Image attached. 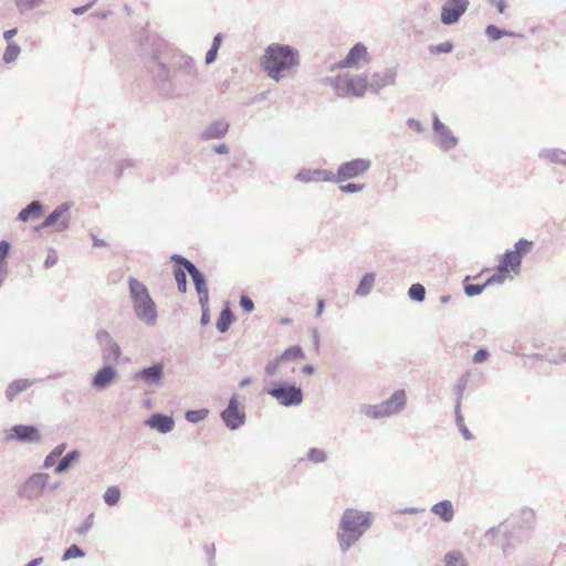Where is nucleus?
Here are the masks:
<instances>
[{
    "label": "nucleus",
    "mask_w": 566,
    "mask_h": 566,
    "mask_svg": "<svg viewBox=\"0 0 566 566\" xmlns=\"http://www.w3.org/2000/svg\"><path fill=\"white\" fill-rule=\"evenodd\" d=\"M298 51L291 45L282 43H272L268 45L261 57V66L263 71L275 82H280L286 73L298 66Z\"/></svg>",
    "instance_id": "1"
},
{
    "label": "nucleus",
    "mask_w": 566,
    "mask_h": 566,
    "mask_svg": "<svg viewBox=\"0 0 566 566\" xmlns=\"http://www.w3.org/2000/svg\"><path fill=\"white\" fill-rule=\"evenodd\" d=\"M374 513L345 509L336 533L339 548L346 553L371 527Z\"/></svg>",
    "instance_id": "2"
},
{
    "label": "nucleus",
    "mask_w": 566,
    "mask_h": 566,
    "mask_svg": "<svg viewBox=\"0 0 566 566\" xmlns=\"http://www.w3.org/2000/svg\"><path fill=\"white\" fill-rule=\"evenodd\" d=\"M175 66L171 82L163 88V94L166 96L180 95L195 85L198 76L195 60L190 56L181 55Z\"/></svg>",
    "instance_id": "3"
},
{
    "label": "nucleus",
    "mask_w": 566,
    "mask_h": 566,
    "mask_svg": "<svg viewBox=\"0 0 566 566\" xmlns=\"http://www.w3.org/2000/svg\"><path fill=\"white\" fill-rule=\"evenodd\" d=\"M128 286L136 316L145 324L154 325L157 319V310L146 285L134 277H129Z\"/></svg>",
    "instance_id": "4"
},
{
    "label": "nucleus",
    "mask_w": 566,
    "mask_h": 566,
    "mask_svg": "<svg viewBox=\"0 0 566 566\" xmlns=\"http://www.w3.org/2000/svg\"><path fill=\"white\" fill-rule=\"evenodd\" d=\"M264 392L284 407H295L303 402L302 388L293 384L274 382L271 388L264 389Z\"/></svg>",
    "instance_id": "5"
},
{
    "label": "nucleus",
    "mask_w": 566,
    "mask_h": 566,
    "mask_svg": "<svg viewBox=\"0 0 566 566\" xmlns=\"http://www.w3.org/2000/svg\"><path fill=\"white\" fill-rule=\"evenodd\" d=\"M371 167V160L367 158H355L342 163L337 171L332 172V182L343 184L347 180L363 177Z\"/></svg>",
    "instance_id": "6"
},
{
    "label": "nucleus",
    "mask_w": 566,
    "mask_h": 566,
    "mask_svg": "<svg viewBox=\"0 0 566 566\" xmlns=\"http://www.w3.org/2000/svg\"><path fill=\"white\" fill-rule=\"evenodd\" d=\"M95 336L101 347V357L103 363L112 364L113 366L119 364L123 355L122 348L119 344L114 340L112 335L106 329H99Z\"/></svg>",
    "instance_id": "7"
},
{
    "label": "nucleus",
    "mask_w": 566,
    "mask_h": 566,
    "mask_svg": "<svg viewBox=\"0 0 566 566\" xmlns=\"http://www.w3.org/2000/svg\"><path fill=\"white\" fill-rule=\"evenodd\" d=\"M48 473L32 474L19 489L18 496L25 500H35L41 496L49 482Z\"/></svg>",
    "instance_id": "8"
},
{
    "label": "nucleus",
    "mask_w": 566,
    "mask_h": 566,
    "mask_svg": "<svg viewBox=\"0 0 566 566\" xmlns=\"http://www.w3.org/2000/svg\"><path fill=\"white\" fill-rule=\"evenodd\" d=\"M71 209L70 202H63L57 206L51 213L46 216L44 221L38 227V229H44L55 226L57 232H63L69 229L71 218L67 214Z\"/></svg>",
    "instance_id": "9"
},
{
    "label": "nucleus",
    "mask_w": 566,
    "mask_h": 566,
    "mask_svg": "<svg viewBox=\"0 0 566 566\" xmlns=\"http://www.w3.org/2000/svg\"><path fill=\"white\" fill-rule=\"evenodd\" d=\"M164 364L155 363L134 373L133 378L146 387H159L164 381Z\"/></svg>",
    "instance_id": "10"
},
{
    "label": "nucleus",
    "mask_w": 566,
    "mask_h": 566,
    "mask_svg": "<svg viewBox=\"0 0 566 566\" xmlns=\"http://www.w3.org/2000/svg\"><path fill=\"white\" fill-rule=\"evenodd\" d=\"M469 0H446L441 7V22L444 25L457 23L469 8Z\"/></svg>",
    "instance_id": "11"
},
{
    "label": "nucleus",
    "mask_w": 566,
    "mask_h": 566,
    "mask_svg": "<svg viewBox=\"0 0 566 566\" xmlns=\"http://www.w3.org/2000/svg\"><path fill=\"white\" fill-rule=\"evenodd\" d=\"M170 260L176 265H182L187 273L191 276L196 292L208 290L203 273L188 259L180 254H172Z\"/></svg>",
    "instance_id": "12"
},
{
    "label": "nucleus",
    "mask_w": 566,
    "mask_h": 566,
    "mask_svg": "<svg viewBox=\"0 0 566 566\" xmlns=\"http://www.w3.org/2000/svg\"><path fill=\"white\" fill-rule=\"evenodd\" d=\"M221 419L230 430L239 429L245 421V413L239 410L237 396H232L224 410L221 412Z\"/></svg>",
    "instance_id": "13"
},
{
    "label": "nucleus",
    "mask_w": 566,
    "mask_h": 566,
    "mask_svg": "<svg viewBox=\"0 0 566 566\" xmlns=\"http://www.w3.org/2000/svg\"><path fill=\"white\" fill-rule=\"evenodd\" d=\"M7 439L22 443H39L41 441V434L38 428L32 424H14L7 436Z\"/></svg>",
    "instance_id": "14"
},
{
    "label": "nucleus",
    "mask_w": 566,
    "mask_h": 566,
    "mask_svg": "<svg viewBox=\"0 0 566 566\" xmlns=\"http://www.w3.org/2000/svg\"><path fill=\"white\" fill-rule=\"evenodd\" d=\"M117 369L112 364H104L93 376L91 386L98 390H105L117 378Z\"/></svg>",
    "instance_id": "15"
},
{
    "label": "nucleus",
    "mask_w": 566,
    "mask_h": 566,
    "mask_svg": "<svg viewBox=\"0 0 566 566\" xmlns=\"http://www.w3.org/2000/svg\"><path fill=\"white\" fill-rule=\"evenodd\" d=\"M396 77V67L385 69L381 72L373 74V76L368 80V87L373 93L378 94L384 87L395 85Z\"/></svg>",
    "instance_id": "16"
},
{
    "label": "nucleus",
    "mask_w": 566,
    "mask_h": 566,
    "mask_svg": "<svg viewBox=\"0 0 566 566\" xmlns=\"http://www.w3.org/2000/svg\"><path fill=\"white\" fill-rule=\"evenodd\" d=\"M387 417L401 412L407 405V395L403 389H398L391 396L380 402Z\"/></svg>",
    "instance_id": "17"
},
{
    "label": "nucleus",
    "mask_w": 566,
    "mask_h": 566,
    "mask_svg": "<svg viewBox=\"0 0 566 566\" xmlns=\"http://www.w3.org/2000/svg\"><path fill=\"white\" fill-rule=\"evenodd\" d=\"M146 424L160 433H168L174 430L175 421L171 416L156 412L146 420Z\"/></svg>",
    "instance_id": "18"
},
{
    "label": "nucleus",
    "mask_w": 566,
    "mask_h": 566,
    "mask_svg": "<svg viewBox=\"0 0 566 566\" xmlns=\"http://www.w3.org/2000/svg\"><path fill=\"white\" fill-rule=\"evenodd\" d=\"M295 179L301 182H332V171L327 169H302L297 172Z\"/></svg>",
    "instance_id": "19"
},
{
    "label": "nucleus",
    "mask_w": 566,
    "mask_h": 566,
    "mask_svg": "<svg viewBox=\"0 0 566 566\" xmlns=\"http://www.w3.org/2000/svg\"><path fill=\"white\" fill-rule=\"evenodd\" d=\"M230 127V124L224 119H218L208 125V127L201 133L200 137L203 140L220 139L226 136Z\"/></svg>",
    "instance_id": "20"
},
{
    "label": "nucleus",
    "mask_w": 566,
    "mask_h": 566,
    "mask_svg": "<svg viewBox=\"0 0 566 566\" xmlns=\"http://www.w3.org/2000/svg\"><path fill=\"white\" fill-rule=\"evenodd\" d=\"M344 83L347 92L354 96L361 97L368 87V77L366 75L345 76Z\"/></svg>",
    "instance_id": "21"
},
{
    "label": "nucleus",
    "mask_w": 566,
    "mask_h": 566,
    "mask_svg": "<svg viewBox=\"0 0 566 566\" xmlns=\"http://www.w3.org/2000/svg\"><path fill=\"white\" fill-rule=\"evenodd\" d=\"M366 56L367 48L363 43H357L349 50L346 57L339 62V67H356Z\"/></svg>",
    "instance_id": "22"
},
{
    "label": "nucleus",
    "mask_w": 566,
    "mask_h": 566,
    "mask_svg": "<svg viewBox=\"0 0 566 566\" xmlns=\"http://www.w3.org/2000/svg\"><path fill=\"white\" fill-rule=\"evenodd\" d=\"M150 73L155 77V80L160 84V91L163 92L164 87H167L169 82H171V75L169 70L165 64L154 60L150 67Z\"/></svg>",
    "instance_id": "23"
},
{
    "label": "nucleus",
    "mask_w": 566,
    "mask_h": 566,
    "mask_svg": "<svg viewBox=\"0 0 566 566\" xmlns=\"http://www.w3.org/2000/svg\"><path fill=\"white\" fill-rule=\"evenodd\" d=\"M538 157L549 164L566 166V150L560 148H543Z\"/></svg>",
    "instance_id": "24"
},
{
    "label": "nucleus",
    "mask_w": 566,
    "mask_h": 566,
    "mask_svg": "<svg viewBox=\"0 0 566 566\" xmlns=\"http://www.w3.org/2000/svg\"><path fill=\"white\" fill-rule=\"evenodd\" d=\"M522 260L514 254L511 250L505 251V253L501 256L499 266L501 270H506L507 272H514L518 274L521 271Z\"/></svg>",
    "instance_id": "25"
},
{
    "label": "nucleus",
    "mask_w": 566,
    "mask_h": 566,
    "mask_svg": "<svg viewBox=\"0 0 566 566\" xmlns=\"http://www.w3.org/2000/svg\"><path fill=\"white\" fill-rule=\"evenodd\" d=\"M43 208L44 207L41 201L33 200L18 213V220L27 222L30 219H36L43 213Z\"/></svg>",
    "instance_id": "26"
},
{
    "label": "nucleus",
    "mask_w": 566,
    "mask_h": 566,
    "mask_svg": "<svg viewBox=\"0 0 566 566\" xmlns=\"http://www.w3.org/2000/svg\"><path fill=\"white\" fill-rule=\"evenodd\" d=\"M431 512L446 523H450L454 517L453 505L449 500H443L432 505Z\"/></svg>",
    "instance_id": "27"
},
{
    "label": "nucleus",
    "mask_w": 566,
    "mask_h": 566,
    "mask_svg": "<svg viewBox=\"0 0 566 566\" xmlns=\"http://www.w3.org/2000/svg\"><path fill=\"white\" fill-rule=\"evenodd\" d=\"M35 381L29 379H18L9 384L6 389V398L12 401L20 392L30 388Z\"/></svg>",
    "instance_id": "28"
},
{
    "label": "nucleus",
    "mask_w": 566,
    "mask_h": 566,
    "mask_svg": "<svg viewBox=\"0 0 566 566\" xmlns=\"http://www.w3.org/2000/svg\"><path fill=\"white\" fill-rule=\"evenodd\" d=\"M437 135L439 137L438 146L444 151L451 150L458 145V138L453 135L449 127H446Z\"/></svg>",
    "instance_id": "29"
},
{
    "label": "nucleus",
    "mask_w": 566,
    "mask_h": 566,
    "mask_svg": "<svg viewBox=\"0 0 566 566\" xmlns=\"http://www.w3.org/2000/svg\"><path fill=\"white\" fill-rule=\"evenodd\" d=\"M358 411L360 415H363L367 418H370V419L388 418L386 416V412L382 409L381 403H376V405L361 403L358 407Z\"/></svg>",
    "instance_id": "30"
},
{
    "label": "nucleus",
    "mask_w": 566,
    "mask_h": 566,
    "mask_svg": "<svg viewBox=\"0 0 566 566\" xmlns=\"http://www.w3.org/2000/svg\"><path fill=\"white\" fill-rule=\"evenodd\" d=\"M81 453L80 451L77 450H72L70 452H67L61 460L60 462L57 463V465L55 467L54 469V472L56 474H61V473H64L65 471H67L71 465L78 460Z\"/></svg>",
    "instance_id": "31"
},
{
    "label": "nucleus",
    "mask_w": 566,
    "mask_h": 566,
    "mask_svg": "<svg viewBox=\"0 0 566 566\" xmlns=\"http://www.w3.org/2000/svg\"><path fill=\"white\" fill-rule=\"evenodd\" d=\"M234 319L233 313L231 312L230 307L226 306L217 321V328L220 333H226L229 331L232 322Z\"/></svg>",
    "instance_id": "32"
},
{
    "label": "nucleus",
    "mask_w": 566,
    "mask_h": 566,
    "mask_svg": "<svg viewBox=\"0 0 566 566\" xmlns=\"http://www.w3.org/2000/svg\"><path fill=\"white\" fill-rule=\"evenodd\" d=\"M375 283V274L374 273H366L363 275L355 294L358 296H367L374 286Z\"/></svg>",
    "instance_id": "33"
},
{
    "label": "nucleus",
    "mask_w": 566,
    "mask_h": 566,
    "mask_svg": "<svg viewBox=\"0 0 566 566\" xmlns=\"http://www.w3.org/2000/svg\"><path fill=\"white\" fill-rule=\"evenodd\" d=\"M304 357H305V355H304L302 347L298 345H293V346H290L289 348H286L282 353V355L280 356V359L282 361H287V360L303 359Z\"/></svg>",
    "instance_id": "34"
},
{
    "label": "nucleus",
    "mask_w": 566,
    "mask_h": 566,
    "mask_svg": "<svg viewBox=\"0 0 566 566\" xmlns=\"http://www.w3.org/2000/svg\"><path fill=\"white\" fill-rule=\"evenodd\" d=\"M485 34L492 41H497L503 36H515V33L512 31L503 30L494 24H489L485 28Z\"/></svg>",
    "instance_id": "35"
},
{
    "label": "nucleus",
    "mask_w": 566,
    "mask_h": 566,
    "mask_svg": "<svg viewBox=\"0 0 566 566\" xmlns=\"http://www.w3.org/2000/svg\"><path fill=\"white\" fill-rule=\"evenodd\" d=\"M454 415H455V423H457L460 432L462 433L463 438L468 441L472 440L473 434L470 432V430L464 424V418L461 413L459 402L455 403V406H454Z\"/></svg>",
    "instance_id": "36"
},
{
    "label": "nucleus",
    "mask_w": 566,
    "mask_h": 566,
    "mask_svg": "<svg viewBox=\"0 0 566 566\" xmlns=\"http://www.w3.org/2000/svg\"><path fill=\"white\" fill-rule=\"evenodd\" d=\"M186 270L182 268V265H176L174 269V276L177 282V287L180 293L187 292V275Z\"/></svg>",
    "instance_id": "37"
},
{
    "label": "nucleus",
    "mask_w": 566,
    "mask_h": 566,
    "mask_svg": "<svg viewBox=\"0 0 566 566\" xmlns=\"http://www.w3.org/2000/svg\"><path fill=\"white\" fill-rule=\"evenodd\" d=\"M533 245V241H530L527 239H520L514 244V250L511 251L522 260L524 255L528 254L532 251Z\"/></svg>",
    "instance_id": "38"
},
{
    "label": "nucleus",
    "mask_w": 566,
    "mask_h": 566,
    "mask_svg": "<svg viewBox=\"0 0 566 566\" xmlns=\"http://www.w3.org/2000/svg\"><path fill=\"white\" fill-rule=\"evenodd\" d=\"M221 43H222V34L218 33L214 35V38L212 40L211 48L209 49V51L206 54V64H211L216 61L218 51L221 46Z\"/></svg>",
    "instance_id": "39"
},
{
    "label": "nucleus",
    "mask_w": 566,
    "mask_h": 566,
    "mask_svg": "<svg viewBox=\"0 0 566 566\" xmlns=\"http://www.w3.org/2000/svg\"><path fill=\"white\" fill-rule=\"evenodd\" d=\"M120 499V490L118 486H109L103 494V500L108 506H114Z\"/></svg>",
    "instance_id": "40"
},
{
    "label": "nucleus",
    "mask_w": 566,
    "mask_h": 566,
    "mask_svg": "<svg viewBox=\"0 0 566 566\" xmlns=\"http://www.w3.org/2000/svg\"><path fill=\"white\" fill-rule=\"evenodd\" d=\"M20 52L21 49L19 44H17L15 42H9L2 56L4 63L9 64L15 61Z\"/></svg>",
    "instance_id": "41"
},
{
    "label": "nucleus",
    "mask_w": 566,
    "mask_h": 566,
    "mask_svg": "<svg viewBox=\"0 0 566 566\" xmlns=\"http://www.w3.org/2000/svg\"><path fill=\"white\" fill-rule=\"evenodd\" d=\"M408 296L416 302H422L426 297V289L420 283L412 284L408 290Z\"/></svg>",
    "instance_id": "42"
},
{
    "label": "nucleus",
    "mask_w": 566,
    "mask_h": 566,
    "mask_svg": "<svg viewBox=\"0 0 566 566\" xmlns=\"http://www.w3.org/2000/svg\"><path fill=\"white\" fill-rule=\"evenodd\" d=\"M444 563L447 566H465L463 555L457 551L447 553L444 556Z\"/></svg>",
    "instance_id": "43"
},
{
    "label": "nucleus",
    "mask_w": 566,
    "mask_h": 566,
    "mask_svg": "<svg viewBox=\"0 0 566 566\" xmlns=\"http://www.w3.org/2000/svg\"><path fill=\"white\" fill-rule=\"evenodd\" d=\"M84 556L85 552L78 545L72 544L64 551L62 555V560L65 562L72 558H82Z\"/></svg>",
    "instance_id": "44"
},
{
    "label": "nucleus",
    "mask_w": 566,
    "mask_h": 566,
    "mask_svg": "<svg viewBox=\"0 0 566 566\" xmlns=\"http://www.w3.org/2000/svg\"><path fill=\"white\" fill-rule=\"evenodd\" d=\"M209 410L206 408L197 410H188L185 415L186 419L191 423H198L208 416Z\"/></svg>",
    "instance_id": "45"
},
{
    "label": "nucleus",
    "mask_w": 566,
    "mask_h": 566,
    "mask_svg": "<svg viewBox=\"0 0 566 566\" xmlns=\"http://www.w3.org/2000/svg\"><path fill=\"white\" fill-rule=\"evenodd\" d=\"M43 0H15V6L20 13L33 10L41 6Z\"/></svg>",
    "instance_id": "46"
},
{
    "label": "nucleus",
    "mask_w": 566,
    "mask_h": 566,
    "mask_svg": "<svg viewBox=\"0 0 566 566\" xmlns=\"http://www.w3.org/2000/svg\"><path fill=\"white\" fill-rule=\"evenodd\" d=\"M509 273L506 270H501V266L497 265L496 271L494 274H492L486 281V285H493V284H502L506 277L509 276Z\"/></svg>",
    "instance_id": "47"
},
{
    "label": "nucleus",
    "mask_w": 566,
    "mask_h": 566,
    "mask_svg": "<svg viewBox=\"0 0 566 566\" xmlns=\"http://www.w3.org/2000/svg\"><path fill=\"white\" fill-rule=\"evenodd\" d=\"M326 458V453L322 449L311 448L307 452V459L313 463H323Z\"/></svg>",
    "instance_id": "48"
},
{
    "label": "nucleus",
    "mask_w": 566,
    "mask_h": 566,
    "mask_svg": "<svg viewBox=\"0 0 566 566\" xmlns=\"http://www.w3.org/2000/svg\"><path fill=\"white\" fill-rule=\"evenodd\" d=\"M94 524V513H91L84 522L76 527L75 532L77 535L84 536L87 534V532L92 528Z\"/></svg>",
    "instance_id": "49"
},
{
    "label": "nucleus",
    "mask_w": 566,
    "mask_h": 566,
    "mask_svg": "<svg viewBox=\"0 0 566 566\" xmlns=\"http://www.w3.org/2000/svg\"><path fill=\"white\" fill-rule=\"evenodd\" d=\"M486 286L485 282L483 284H465L464 293L469 297L476 296L480 295Z\"/></svg>",
    "instance_id": "50"
},
{
    "label": "nucleus",
    "mask_w": 566,
    "mask_h": 566,
    "mask_svg": "<svg viewBox=\"0 0 566 566\" xmlns=\"http://www.w3.org/2000/svg\"><path fill=\"white\" fill-rule=\"evenodd\" d=\"M467 384H468L467 376H462V377H460V379L458 380V384L454 387L455 395H457L455 403L459 402V407H461V400H462Z\"/></svg>",
    "instance_id": "51"
},
{
    "label": "nucleus",
    "mask_w": 566,
    "mask_h": 566,
    "mask_svg": "<svg viewBox=\"0 0 566 566\" xmlns=\"http://www.w3.org/2000/svg\"><path fill=\"white\" fill-rule=\"evenodd\" d=\"M453 49V44L450 41L442 42L437 45L430 46L429 51L432 54L450 53Z\"/></svg>",
    "instance_id": "52"
},
{
    "label": "nucleus",
    "mask_w": 566,
    "mask_h": 566,
    "mask_svg": "<svg viewBox=\"0 0 566 566\" xmlns=\"http://www.w3.org/2000/svg\"><path fill=\"white\" fill-rule=\"evenodd\" d=\"M364 188H365V184H354V182H348L346 185L340 184V186H339L340 191L345 192V193H356V192L361 191Z\"/></svg>",
    "instance_id": "53"
},
{
    "label": "nucleus",
    "mask_w": 566,
    "mask_h": 566,
    "mask_svg": "<svg viewBox=\"0 0 566 566\" xmlns=\"http://www.w3.org/2000/svg\"><path fill=\"white\" fill-rule=\"evenodd\" d=\"M281 361H282V360L280 359V357H277V358H275V359H273V360H270V361L268 363V365L265 366V373H266V375H269V376H275V375H276V373H277V370H279V366H280Z\"/></svg>",
    "instance_id": "54"
},
{
    "label": "nucleus",
    "mask_w": 566,
    "mask_h": 566,
    "mask_svg": "<svg viewBox=\"0 0 566 566\" xmlns=\"http://www.w3.org/2000/svg\"><path fill=\"white\" fill-rule=\"evenodd\" d=\"M489 356H490V354H489L488 349L480 348L473 355L472 360L474 364H481V363L485 361L489 358Z\"/></svg>",
    "instance_id": "55"
},
{
    "label": "nucleus",
    "mask_w": 566,
    "mask_h": 566,
    "mask_svg": "<svg viewBox=\"0 0 566 566\" xmlns=\"http://www.w3.org/2000/svg\"><path fill=\"white\" fill-rule=\"evenodd\" d=\"M10 250V243L6 240L0 241V261L4 264V266H8V263L6 261V258Z\"/></svg>",
    "instance_id": "56"
},
{
    "label": "nucleus",
    "mask_w": 566,
    "mask_h": 566,
    "mask_svg": "<svg viewBox=\"0 0 566 566\" xmlns=\"http://www.w3.org/2000/svg\"><path fill=\"white\" fill-rule=\"evenodd\" d=\"M240 306L245 312H252L254 310V303L248 295H241L240 297Z\"/></svg>",
    "instance_id": "57"
},
{
    "label": "nucleus",
    "mask_w": 566,
    "mask_h": 566,
    "mask_svg": "<svg viewBox=\"0 0 566 566\" xmlns=\"http://www.w3.org/2000/svg\"><path fill=\"white\" fill-rule=\"evenodd\" d=\"M407 125L410 129H412L417 133H421L423 130L422 124L420 123V120H418L416 118H408Z\"/></svg>",
    "instance_id": "58"
},
{
    "label": "nucleus",
    "mask_w": 566,
    "mask_h": 566,
    "mask_svg": "<svg viewBox=\"0 0 566 566\" xmlns=\"http://www.w3.org/2000/svg\"><path fill=\"white\" fill-rule=\"evenodd\" d=\"M198 296H199V304L201 306V308H205V307H208V302H209V291L208 290H205V291H199L197 292Z\"/></svg>",
    "instance_id": "59"
},
{
    "label": "nucleus",
    "mask_w": 566,
    "mask_h": 566,
    "mask_svg": "<svg viewBox=\"0 0 566 566\" xmlns=\"http://www.w3.org/2000/svg\"><path fill=\"white\" fill-rule=\"evenodd\" d=\"M135 166V161L134 160H130V159H125V160H122L118 163V174L117 176L119 177L122 175V172L128 168V167H134Z\"/></svg>",
    "instance_id": "60"
},
{
    "label": "nucleus",
    "mask_w": 566,
    "mask_h": 566,
    "mask_svg": "<svg viewBox=\"0 0 566 566\" xmlns=\"http://www.w3.org/2000/svg\"><path fill=\"white\" fill-rule=\"evenodd\" d=\"M447 126L439 119L438 116H434L433 117V120H432V129L436 134H438L439 132H441L442 129H444Z\"/></svg>",
    "instance_id": "61"
},
{
    "label": "nucleus",
    "mask_w": 566,
    "mask_h": 566,
    "mask_svg": "<svg viewBox=\"0 0 566 566\" xmlns=\"http://www.w3.org/2000/svg\"><path fill=\"white\" fill-rule=\"evenodd\" d=\"M95 1H92L85 6H82V7H75L72 9V12L75 14V15H82L84 14L93 4H94Z\"/></svg>",
    "instance_id": "62"
},
{
    "label": "nucleus",
    "mask_w": 566,
    "mask_h": 566,
    "mask_svg": "<svg viewBox=\"0 0 566 566\" xmlns=\"http://www.w3.org/2000/svg\"><path fill=\"white\" fill-rule=\"evenodd\" d=\"M57 262V256L56 254L53 252L51 254H49L44 261V268L45 269H50L52 268L53 265H55Z\"/></svg>",
    "instance_id": "63"
},
{
    "label": "nucleus",
    "mask_w": 566,
    "mask_h": 566,
    "mask_svg": "<svg viewBox=\"0 0 566 566\" xmlns=\"http://www.w3.org/2000/svg\"><path fill=\"white\" fill-rule=\"evenodd\" d=\"M65 449H66V443H60L50 453H52L57 459L63 454Z\"/></svg>",
    "instance_id": "64"
}]
</instances>
